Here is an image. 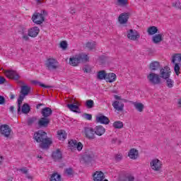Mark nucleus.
<instances>
[{
  "label": "nucleus",
  "instance_id": "obj_1",
  "mask_svg": "<svg viewBox=\"0 0 181 181\" xmlns=\"http://www.w3.org/2000/svg\"><path fill=\"white\" fill-rule=\"evenodd\" d=\"M169 70L170 69L168 66H165L164 69H161L160 71V76L153 72H151L147 76V79L151 84H153V86H156V84H160L162 83L160 78H165V80H166L167 78H169V77H170Z\"/></svg>",
  "mask_w": 181,
  "mask_h": 181
},
{
  "label": "nucleus",
  "instance_id": "obj_2",
  "mask_svg": "<svg viewBox=\"0 0 181 181\" xmlns=\"http://www.w3.org/2000/svg\"><path fill=\"white\" fill-rule=\"evenodd\" d=\"M34 139L36 142L40 144V148H41V149H49L50 145L53 144L52 139L47 138V133L43 130L35 132Z\"/></svg>",
  "mask_w": 181,
  "mask_h": 181
},
{
  "label": "nucleus",
  "instance_id": "obj_3",
  "mask_svg": "<svg viewBox=\"0 0 181 181\" xmlns=\"http://www.w3.org/2000/svg\"><path fill=\"white\" fill-rule=\"evenodd\" d=\"M89 59L88 55L84 53H81L71 57L69 59V64L76 67V66H78L79 63H86V62H88Z\"/></svg>",
  "mask_w": 181,
  "mask_h": 181
},
{
  "label": "nucleus",
  "instance_id": "obj_4",
  "mask_svg": "<svg viewBox=\"0 0 181 181\" xmlns=\"http://www.w3.org/2000/svg\"><path fill=\"white\" fill-rule=\"evenodd\" d=\"M171 63L174 64V71L176 76L180 74V67H181V54H175L172 56Z\"/></svg>",
  "mask_w": 181,
  "mask_h": 181
},
{
  "label": "nucleus",
  "instance_id": "obj_5",
  "mask_svg": "<svg viewBox=\"0 0 181 181\" xmlns=\"http://www.w3.org/2000/svg\"><path fill=\"white\" fill-rule=\"evenodd\" d=\"M115 99L117 100H115L112 103L113 108L119 112L124 111V103H128V100H127L126 99H122L121 96H118L117 95H115Z\"/></svg>",
  "mask_w": 181,
  "mask_h": 181
},
{
  "label": "nucleus",
  "instance_id": "obj_6",
  "mask_svg": "<svg viewBox=\"0 0 181 181\" xmlns=\"http://www.w3.org/2000/svg\"><path fill=\"white\" fill-rule=\"evenodd\" d=\"M45 66L47 70L52 71V70H56L59 67V62L54 59L49 58L47 60Z\"/></svg>",
  "mask_w": 181,
  "mask_h": 181
},
{
  "label": "nucleus",
  "instance_id": "obj_7",
  "mask_svg": "<svg viewBox=\"0 0 181 181\" xmlns=\"http://www.w3.org/2000/svg\"><path fill=\"white\" fill-rule=\"evenodd\" d=\"M83 134H84L85 138L88 139H94L95 138V130L93 127H84Z\"/></svg>",
  "mask_w": 181,
  "mask_h": 181
},
{
  "label": "nucleus",
  "instance_id": "obj_8",
  "mask_svg": "<svg viewBox=\"0 0 181 181\" xmlns=\"http://www.w3.org/2000/svg\"><path fill=\"white\" fill-rule=\"evenodd\" d=\"M11 132H12V129L9 127V125L1 124L0 126V134L5 138H11Z\"/></svg>",
  "mask_w": 181,
  "mask_h": 181
},
{
  "label": "nucleus",
  "instance_id": "obj_9",
  "mask_svg": "<svg viewBox=\"0 0 181 181\" xmlns=\"http://www.w3.org/2000/svg\"><path fill=\"white\" fill-rule=\"evenodd\" d=\"M4 74L8 78H11V80H16V81L21 78L19 74L13 70H6Z\"/></svg>",
  "mask_w": 181,
  "mask_h": 181
},
{
  "label": "nucleus",
  "instance_id": "obj_10",
  "mask_svg": "<svg viewBox=\"0 0 181 181\" xmlns=\"http://www.w3.org/2000/svg\"><path fill=\"white\" fill-rule=\"evenodd\" d=\"M32 21L34 23H36V25H42V23L45 22V17H43L40 13H35L33 15Z\"/></svg>",
  "mask_w": 181,
  "mask_h": 181
},
{
  "label": "nucleus",
  "instance_id": "obj_11",
  "mask_svg": "<svg viewBox=\"0 0 181 181\" xmlns=\"http://www.w3.org/2000/svg\"><path fill=\"white\" fill-rule=\"evenodd\" d=\"M95 156L93 151L86 152L83 156L86 165H90V163L94 160Z\"/></svg>",
  "mask_w": 181,
  "mask_h": 181
},
{
  "label": "nucleus",
  "instance_id": "obj_12",
  "mask_svg": "<svg viewBox=\"0 0 181 181\" xmlns=\"http://www.w3.org/2000/svg\"><path fill=\"white\" fill-rule=\"evenodd\" d=\"M150 166L153 170H160L162 169V161L159 159H154L150 163Z\"/></svg>",
  "mask_w": 181,
  "mask_h": 181
},
{
  "label": "nucleus",
  "instance_id": "obj_13",
  "mask_svg": "<svg viewBox=\"0 0 181 181\" xmlns=\"http://www.w3.org/2000/svg\"><path fill=\"white\" fill-rule=\"evenodd\" d=\"M50 124V119L49 117H41L38 122V128H47Z\"/></svg>",
  "mask_w": 181,
  "mask_h": 181
},
{
  "label": "nucleus",
  "instance_id": "obj_14",
  "mask_svg": "<svg viewBox=\"0 0 181 181\" xmlns=\"http://www.w3.org/2000/svg\"><path fill=\"white\" fill-rule=\"evenodd\" d=\"M127 37L130 40H137V39H139L141 37V35L136 30H129L127 33Z\"/></svg>",
  "mask_w": 181,
  "mask_h": 181
},
{
  "label": "nucleus",
  "instance_id": "obj_15",
  "mask_svg": "<svg viewBox=\"0 0 181 181\" xmlns=\"http://www.w3.org/2000/svg\"><path fill=\"white\" fill-rule=\"evenodd\" d=\"M131 14L129 13H122L119 15L118 18V21L121 25H124L128 22V19H129V16Z\"/></svg>",
  "mask_w": 181,
  "mask_h": 181
},
{
  "label": "nucleus",
  "instance_id": "obj_16",
  "mask_svg": "<svg viewBox=\"0 0 181 181\" xmlns=\"http://www.w3.org/2000/svg\"><path fill=\"white\" fill-rule=\"evenodd\" d=\"M52 158L54 162H57V160H60L63 158V154H62V151L60 149H57V151H53L52 154Z\"/></svg>",
  "mask_w": 181,
  "mask_h": 181
},
{
  "label": "nucleus",
  "instance_id": "obj_17",
  "mask_svg": "<svg viewBox=\"0 0 181 181\" xmlns=\"http://www.w3.org/2000/svg\"><path fill=\"white\" fill-rule=\"evenodd\" d=\"M93 177L94 181H103L105 178V176H104V173L101 171H96L93 175Z\"/></svg>",
  "mask_w": 181,
  "mask_h": 181
},
{
  "label": "nucleus",
  "instance_id": "obj_18",
  "mask_svg": "<svg viewBox=\"0 0 181 181\" xmlns=\"http://www.w3.org/2000/svg\"><path fill=\"white\" fill-rule=\"evenodd\" d=\"M41 114L44 118H49L53 114V110L50 107H44L41 110Z\"/></svg>",
  "mask_w": 181,
  "mask_h": 181
},
{
  "label": "nucleus",
  "instance_id": "obj_19",
  "mask_svg": "<svg viewBox=\"0 0 181 181\" xmlns=\"http://www.w3.org/2000/svg\"><path fill=\"white\" fill-rule=\"evenodd\" d=\"M40 30L37 27H33L28 30V36L30 37H36L39 35Z\"/></svg>",
  "mask_w": 181,
  "mask_h": 181
},
{
  "label": "nucleus",
  "instance_id": "obj_20",
  "mask_svg": "<svg viewBox=\"0 0 181 181\" xmlns=\"http://www.w3.org/2000/svg\"><path fill=\"white\" fill-rule=\"evenodd\" d=\"M149 69L151 71H156V70H162L160 63L159 62H153L150 64Z\"/></svg>",
  "mask_w": 181,
  "mask_h": 181
},
{
  "label": "nucleus",
  "instance_id": "obj_21",
  "mask_svg": "<svg viewBox=\"0 0 181 181\" xmlns=\"http://www.w3.org/2000/svg\"><path fill=\"white\" fill-rule=\"evenodd\" d=\"M96 122L100 124H105V125H108V124H110V119L105 115H102L96 117Z\"/></svg>",
  "mask_w": 181,
  "mask_h": 181
},
{
  "label": "nucleus",
  "instance_id": "obj_22",
  "mask_svg": "<svg viewBox=\"0 0 181 181\" xmlns=\"http://www.w3.org/2000/svg\"><path fill=\"white\" fill-rule=\"evenodd\" d=\"M95 134L98 136H102V135H104V134H105V129L101 125L96 126L95 127Z\"/></svg>",
  "mask_w": 181,
  "mask_h": 181
},
{
  "label": "nucleus",
  "instance_id": "obj_23",
  "mask_svg": "<svg viewBox=\"0 0 181 181\" xmlns=\"http://www.w3.org/2000/svg\"><path fill=\"white\" fill-rule=\"evenodd\" d=\"M128 156L130 158V159H137L139 156L138 150L132 148L128 153Z\"/></svg>",
  "mask_w": 181,
  "mask_h": 181
},
{
  "label": "nucleus",
  "instance_id": "obj_24",
  "mask_svg": "<svg viewBox=\"0 0 181 181\" xmlns=\"http://www.w3.org/2000/svg\"><path fill=\"white\" fill-rule=\"evenodd\" d=\"M117 80V75L114 73H109L106 75L107 83H114Z\"/></svg>",
  "mask_w": 181,
  "mask_h": 181
},
{
  "label": "nucleus",
  "instance_id": "obj_25",
  "mask_svg": "<svg viewBox=\"0 0 181 181\" xmlns=\"http://www.w3.org/2000/svg\"><path fill=\"white\" fill-rule=\"evenodd\" d=\"M57 138L60 141H64L66 138H67V133H66V131L61 129L57 132Z\"/></svg>",
  "mask_w": 181,
  "mask_h": 181
},
{
  "label": "nucleus",
  "instance_id": "obj_26",
  "mask_svg": "<svg viewBox=\"0 0 181 181\" xmlns=\"http://www.w3.org/2000/svg\"><path fill=\"white\" fill-rule=\"evenodd\" d=\"M25 97H26L25 95L21 94L18 98V110H17V113L21 114V106L22 105V102L25 99Z\"/></svg>",
  "mask_w": 181,
  "mask_h": 181
},
{
  "label": "nucleus",
  "instance_id": "obj_27",
  "mask_svg": "<svg viewBox=\"0 0 181 181\" xmlns=\"http://www.w3.org/2000/svg\"><path fill=\"white\" fill-rule=\"evenodd\" d=\"M30 90H32V88L28 86H21V94H23L24 95H28L29 93H30Z\"/></svg>",
  "mask_w": 181,
  "mask_h": 181
},
{
  "label": "nucleus",
  "instance_id": "obj_28",
  "mask_svg": "<svg viewBox=\"0 0 181 181\" xmlns=\"http://www.w3.org/2000/svg\"><path fill=\"white\" fill-rule=\"evenodd\" d=\"M76 105L74 104H68L67 107L70 110V111H72L73 112H77L78 110H80V107H78L79 103L78 102L76 103Z\"/></svg>",
  "mask_w": 181,
  "mask_h": 181
},
{
  "label": "nucleus",
  "instance_id": "obj_29",
  "mask_svg": "<svg viewBox=\"0 0 181 181\" xmlns=\"http://www.w3.org/2000/svg\"><path fill=\"white\" fill-rule=\"evenodd\" d=\"M147 33L150 35H156V33H159V30L156 26H151L148 28Z\"/></svg>",
  "mask_w": 181,
  "mask_h": 181
},
{
  "label": "nucleus",
  "instance_id": "obj_30",
  "mask_svg": "<svg viewBox=\"0 0 181 181\" xmlns=\"http://www.w3.org/2000/svg\"><path fill=\"white\" fill-rule=\"evenodd\" d=\"M49 181H62V175L57 173H54L51 175Z\"/></svg>",
  "mask_w": 181,
  "mask_h": 181
},
{
  "label": "nucleus",
  "instance_id": "obj_31",
  "mask_svg": "<svg viewBox=\"0 0 181 181\" xmlns=\"http://www.w3.org/2000/svg\"><path fill=\"white\" fill-rule=\"evenodd\" d=\"M97 77L99 80H105L107 79V74L105 70H101L98 72Z\"/></svg>",
  "mask_w": 181,
  "mask_h": 181
},
{
  "label": "nucleus",
  "instance_id": "obj_32",
  "mask_svg": "<svg viewBox=\"0 0 181 181\" xmlns=\"http://www.w3.org/2000/svg\"><path fill=\"white\" fill-rule=\"evenodd\" d=\"M153 42L158 44L160 43V42H162V40H163V39L162 38V34H158V35H155L153 37Z\"/></svg>",
  "mask_w": 181,
  "mask_h": 181
},
{
  "label": "nucleus",
  "instance_id": "obj_33",
  "mask_svg": "<svg viewBox=\"0 0 181 181\" xmlns=\"http://www.w3.org/2000/svg\"><path fill=\"white\" fill-rule=\"evenodd\" d=\"M30 112V106L28 103H24L22 107L23 114H29Z\"/></svg>",
  "mask_w": 181,
  "mask_h": 181
},
{
  "label": "nucleus",
  "instance_id": "obj_34",
  "mask_svg": "<svg viewBox=\"0 0 181 181\" xmlns=\"http://www.w3.org/2000/svg\"><path fill=\"white\" fill-rule=\"evenodd\" d=\"M117 1L118 6H122V8H127V6L129 5L128 0H117Z\"/></svg>",
  "mask_w": 181,
  "mask_h": 181
},
{
  "label": "nucleus",
  "instance_id": "obj_35",
  "mask_svg": "<svg viewBox=\"0 0 181 181\" xmlns=\"http://www.w3.org/2000/svg\"><path fill=\"white\" fill-rule=\"evenodd\" d=\"M134 107L139 112H142L144 111V108H145V106H144V104L141 103H134Z\"/></svg>",
  "mask_w": 181,
  "mask_h": 181
},
{
  "label": "nucleus",
  "instance_id": "obj_36",
  "mask_svg": "<svg viewBox=\"0 0 181 181\" xmlns=\"http://www.w3.org/2000/svg\"><path fill=\"white\" fill-rule=\"evenodd\" d=\"M114 128H116V129H121V128L124 127V123L121 121H117L113 123Z\"/></svg>",
  "mask_w": 181,
  "mask_h": 181
},
{
  "label": "nucleus",
  "instance_id": "obj_37",
  "mask_svg": "<svg viewBox=\"0 0 181 181\" xmlns=\"http://www.w3.org/2000/svg\"><path fill=\"white\" fill-rule=\"evenodd\" d=\"M32 83L35 84V86L38 84L40 87H43V88H52V86L45 85V83H42L41 82L37 81H33Z\"/></svg>",
  "mask_w": 181,
  "mask_h": 181
},
{
  "label": "nucleus",
  "instance_id": "obj_38",
  "mask_svg": "<svg viewBox=\"0 0 181 181\" xmlns=\"http://www.w3.org/2000/svg\"><path fill=\"white\" fill-rule=\"evenodd\" d=\"M36 121H37V117H30L27 121V124L28 127H31V125H33V124H35Z\"/></svg>",
  "mask_w": 181,
  "mask_h": 181
},
{
  "label": "nucleus",
  "instance_id": "obj_39",
  "mask_svg": "<svg viewBox=\"0 0 181 181\" xmlns=\"http://www.w3.org/2000/svg\"><path fill=\"white\" fill-rule=\"evenodd\" d=\"M86 107L88 109L94 108V100H88L86 102Z\"/></svg>",
  "mask_w": 181,
  "mask_h": 181
},
{
  "label": "nucleus",
  "instance_id": "obj_40",
  "mask_svg": "<svg viewBox=\"0 0 181 181\" xmlns=\"http://www.w3.org/2000/svg\"><path fill=\"white\" fill-rule=\"evenodd\" d=\"M76 144H77L76 140L71 139L69 141V148H70L71 151H73V149H74V148H76Z\"/></svg>",
  "mask_w": 181,
  "mask_h": 181
},
{
  "label": "nucleus",
  "instance_id": "obj_41",
  "mask_svg": "<svg viewBox=\"0 0 181 181\" xmlns=\"http://www.w3.org/2000/svg\"><path fill=\"white\" fill-rule=\"evenodd\" d=\"M86 47L88 49H89V50H93V49H95V42H87Z\"/></svg>",
  "mask_w": 181,
  "mask_h": 181
},
{
  "label": "nucleus",
  "instance_id": "obj_42",
  "mask_svg": "<svg viewBox=\"0 0 181 181\" xmlns=\"http://www.w3.org/2000/svg\"><path fill=\"white\" fill-rule=\"evenodd\" d=\"M67 42L66 41H62L59 43V47L62 49V50H66L67 49Z\"/></svg>",
  "mask_w": 181,
  "mask_h": 181
},
{
  "label": "nucleus",
  "instance_id": "obj_43",
  "mask_svg": "<svg viewBox=\"0 0 181 181\" xmlns=\"http://www.w3.org/2000/svg\"><path fill=\"white\" fill-rule=\"evenodd\" d=\"M22 35L23 36L21 37V39L25 40V42H29V35H26L23 30H22Z\"/></svg>",
  "mask_w": 181,
  "mask_h": 181
},
{
  "label": "nucleus",
  "instance_id": "obj_44",
  "mask_svg": "<svg viewBox=\"0 0 181 181\" xmlns=\"http://www.w3.org/2000/svg\"><path fill=\"white\" fill-rule=\"evenodd\" d=\"M83 118L85 119H87L88 121H91L93 119V115L91 114H88V113H84Z\"/></svg>",
  "mask_w": 181,
  "mask_h": 181
},
{
  "label": "nucleus",
  "instance_id": "obj_45",
  "mask_svg": "<svg viewBox=\"0 0 181 181\" xmlns=\"http://www.w3.org/2000/svg\"><path fill=\"white\" fill-rule=\"evenodd\" d=\"M115 160L116 162H120V160H122V154L118 153L115 156Z\"/></svg>",
  "mask_w": 181,
  "mask_h": 181
},
{
  "label": "nucleus",
  "instance_id": "obj_46",
  "mask_svg": "<svg viewBox=\"0 0 181 181\" xmlns=\"http://www.w3.org/2000/svg\"><path fill=\"white\" fill-rule=\"evenodd\" d=\"M83 144H81V142H78L76 141V144L75 146V148H77V151H78L80 152V151H81L83 149Z\"/></svg>",
  "mask_w": 181,
  "mask_h": 181
},
{
  "label": "nucleus",
  "instance_id": "obj_47",
  "mask_svg": "<svg viewBox=\"0 0 181 181\" xmlns=\"http://www.w3.org/2000/svg\"><path fill=\"white\" fill-rule=\"evenodd\" d=\"M167 78V87H168L169 88H172V87H173V81L169 78Z\"/></svg>",
  "mask_w": 181,
  "mask_h": 181
},
{
  "label": "nucleus",
  "instance_id": "obj_48",
  "mask_svg": "<svg viewBox=\"0 0 181 181\" xmlns=\"http://www.w3.org/2000/svg\"><path fill=\"white\" fill-rule=\"evenodd\" d=\"M65 173H66V175H68L69 176H71V175H73V168H66L65 170Z\"/></svg>",
  "mask_w": 181,
  "mask_h": 181
},
{
  "label": "nucleus",
  "instance_id": "obj_49",
  "mask_svg": "<svg viewBox=\"0 0 181 181\" xmlns=\"http://www.w3.org/2000/svg\"><path fill=\"white\" fill-rule=\"evenodd\" d=\"M99 59L102 64H104V63H105V62L107 61V57L104 55H102L101 57H100Z\"/></svg>",
  "mask_w": 181,
  "mask_h": 181
},
{
  "label": "nucleus",
  "instance_id": "obj_50",
  "mask_svg": "<svg viewBox=\"0 0 181 181\" xmlns=\"http://www.w3.org/2000/svg\"><path fill=\"white\" fill-rule=\"evenodd\" d=\"M5 98L2 95H0V105H4V104L5 103Z\"/></svg>",
  "mask_w": 181,
  "mask_h": 181
},
{
  "label": "nucleus",
  "instance_id": "obj_51",
  "mask_svg": "<svg viewBox=\"0 0 181 181\" xmlns=\"http://www.w3.org/2000/svg\"><path fill=\"white\" fill-rule=\"evenodd\" d=\"M18 170H20V172H22L23 173H24V175H28V169H26V168H25V167L19 169Z\"/></svg>",
  "mask_w": 181,
  "mask_h": 181
},
{
  "label": "nucleus",
  "instance_id": "obj_52",
  "mask_svg": "<svg viewBox=\"0 0 181 181\" xmlns=\"http://www.w3.org/2000/svg\"><path fill=\"white\" fill-rule=\"evenodd\" d=\"M40 15H42L45 18V16H47V11L46 10H42L41 11V13H40Z\"/></svg>",
  "mask_w": 181,
  "mask_h": 181
},
{
  "label": "nucleus",
  "instance_id": "obj_53",
  "mask_svg": "<svg viewBox=\"0 0 181 181\" xmlns=\"http://www.w3.org/2000/svg\"><path fill=\"white\" fill-rule=\"evenodd\" d=\"M6 82V79L4 76H0V84H4Z\"/></svg>",
  "mask_w": 181,
  "mask_h": 181
},
{
  "label": "nucleus",
  "instance_id": "obj_54",
  "mask_svg": "<svg viewBox=\"0 0 181 181\" xmlns=\"http://www.w3.org/2000/svg\"><path fill=\"white\" fill-rule=\"evenodd\" d=\"M175 7H177L178 9H181V4L180 1H177L175 5Z\"/></svg>",
  "mask_w": 181,
  "mask_h": 181
},
{
  "label": "nucleus",
  "instance_id": "obj_55",
  "mask_svg": "<svg viewBox=\"0 0 181 181\" xmlns=\"http://www.w3.org/2000/svg\"><path fill=\"white\" fill-rule=\"evenodd\" d=\"M43 106H45L44 103H40V104L37 105L36 108H37V110H39V108H40V107H43Z\"/></svg>",
  "mask_w": 181,
  "mask_h": 181
},
{
  "label": "nucleus",
  "instance_id": "obj_56",
  "mask_svg": "<svg viewBox=\"0 0 181 181\" xmlns=\"http://www.w3.org/2000/svg\"><path fill=\"white\" fill-rule=\"evenodd\" d=\"M10 111H11V112H12V114H13L15 112V107L11 106Z\"/></svg>",
  "mask_w": 181,
  "mask_h": 181
},
{
  "label": "nucleus",
  "instance_id": "obj_57",
  "mask_svg": "<svg viewBox=\"0 0 181 181\" xmlns=\"http://www.w3.org/2000/svg\"><path fill=\"white\" fill-rule=\"evenodd\" d=\"M70 13H71V15H74V13H76V9L71 8Z\"/></svg>",
  "mask_w": 181,
  "mask_h": 181
},
{
  "label": "nucleus",
  "instance_id": "obj_58",
  "mask_svg": "<svg viewBox=\"0 0 181 181\" xmlns=\"http://www.w3.org/2000/svg\"><path fill=\"white\" fill-rule=\"evenodd\" d=\"M117 141H118V139H112V144H117Z\"/></svg>",
  "mask_w": 181,
  "mask_h": 181
},
{
  "label": "nucleus",
  "instance_id": "obj_59",
  "mask_svg": "<svg viewBox=\"0 0 181 181\" xmlns=\"http://www.w3.org/2000/svg\"><path fill=\"white\" fill-rule=\"evenodd\" d=\"M10 98H11V100H13V99L15 98V95L11 93V94H10Z\"/></svg>",
  "mask_w": 181,
  "mask_h": 181
},
{
  "label": "nucleus",
  "instance_id": "obj_60",
  "mask_svg": "<svg viewBox=\"0 0 181 181\" xmlns=\"http://www.w3.org/2000/svg\"><path fill=\"white\" fill-rule=\"evenodd\" d=\"M26 177L27 179H33V177L30 175H29V174H26Z\"/></svg>",
  "mask_w": 181,
  "mask_h": 181
},
{
  "label": "nucleus",
  "instance_id": "obj_61",
  "mask_svg": "<svg viewBox=\"0 0 181 181\" xmlns=\"http://www.w3.org/2000/svg\"><path fill=\"white\" fill-rule=\"evenodd\" d=\"M84 73H88V69L87 68H83Z\"/></svg>",
  "mask_w": 181,
  "mask_h": 181
},
{
  "label": "nucleus",
  "instance_id": "obj_62",
  "mask_svg": "<svg viewBox=\"0 0 181 181\" xmlns=\"http://www.w3.org/2000/svg\"><path fill=\"white\" fill-rule=\"evenodd\" d=\"M2 160H4V157L0 156V164L2 163Z\"/></svg>",
  "mask_w": 181,
  "mask_h": 181
},
{
  "label": "nucleus",
  "instance_id": "obj_63",
  "mask_svg": "<svg viewBox=\"0 0 181 181\" xmlns=\"http://www.w3.org/2000/svg\"><path fill=\"white\" fill-rule=\"evenodd\" d=\"M178 104H179L180 105H181V99H180V100H178Z\"/></svg>",
  "mask_w": 181,
  "mask_h": 181
},
{
  "label": "nucleus",
  "instance_id": "obj_64",
  "mask_svg": "<svg viewBox=\"0 0 181 181\" xmlns=\"http://www.w3.org/2000/svg\"><path fill=\"white\" fill-rule=\"evenodd\" d=\"M117 141H118V145H120L121 141L120 140H117Z\"/></svg>",
  "mask_w": 181,
  "mask_h": 181
}]
</instances>
